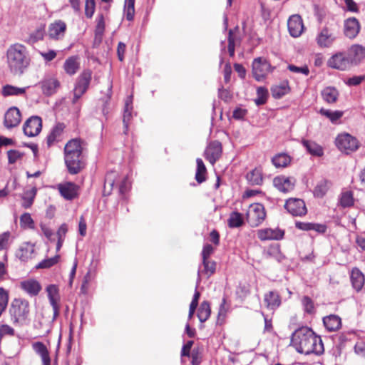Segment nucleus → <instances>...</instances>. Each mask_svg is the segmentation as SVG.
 Returning <instances> with one entry per match:
<instances>
[{
  "label": "nucleus",
  "mask_w": 365,
  "mask_h": 365,
  "mask_svg": "<svg viewBox=\"0 0 365 365\" xmlns=\"http://www.w3.org/2000/svg\"><path fill=\"white\" fill-rule=\"evenodd\" d=\"M9 312L14 324L23 325L29 315V303L24 299H14L10 305Z\"/></svg>",
  "instance_id": "39448f33"
},
{
  "label": "nucleus",
  "mask_w": 365,
  "mask_h": 365,
  "mask_svg": "<svg viewBox=\"0 0 365 365\" xmlns=\"http://www.w3.org/2000/svg\"><path fill=\"white\" fill-rule=\"evenodd\" d=\"M34 251L35 248L34 244L24 242L18 249L16 256L20 260L26 262L32 258Z\"/></svg>",
  "instance_id": "aec40b11"
},
{
  "label": "nucleus",
  "mask_w": 365,
  "mask_h": 365,
  "mask_svg": "<svg viewBox=\"0 0 365 365\" xmlns=\"http://www.w3.org/2000/svg\"><path fill=\"white\" fill-rule=\"evenodd\" d=\"M302 144L310 154L315 156H322L323 155L322 148L315 142L303 140Z\"/></svg>",
  "instance_id": "72a5a7b5"
},
{
  "label": "nucleus",
  "mask_w": 365,
  "mask_h": 365,
  "mask_svg": "<svg viewBox=\"0 0 365 365\" xmlns=\"http://www.w3.org/2000/svg\"><path fill=\"white\" fill-rule=\"evenodd\" d=\"M268 91L264 87H258L257 89V98L255 103L257 106L264 105L267 100Z\"/></svg>",
  "instance_id": "c03bdc74"
},
{
  "label": "nucleus",
  "mask_w": 365,
  "mask_h": 365,
  "mask_svg": "<svg viewBox=\"0 0 365 365\" xmlns=\"http://www.w3.org/2000/svg\"><path fill=\"white\" fill-rule=\"evenodd\" d=\"M295 225L299 230L305 231L314 230L319 233H324L327 230V227L324 225L317 223L297 222Z\"/></svg>",
  "instance_id": "c756f323"
},
{
  "label": "nucleus",
  "mask_w": 365,
  "mask_h": 365,
  "mask_svg": "<svg viewBox=\"0 0 365 365\" xmlns=\"http://www.w3.org/2000/svg\"><path fill=\"white\" fill-rule=\"evenodd\" d=\"M346 54L351 65H357L365 58V47L359 44L352 45Z\"/></svg>",
  "instance_id": "dca6fc26"
},
{
  "label": "nucleus",
  "mask_w": 365,
  "mask_h": 365,
  "mask_svg": "<svg viewBox=\"0 0 365 365\" xmlns=\"http://www.w3.org/2000/svg\"><path fill=\"white\" fill-rule=\"evenodd\" d=\"M337 36L329 28L324 27L317 36L316 41L321 48H329L334 43Z\"/></svg>",
  "instance_id": "9d476101"
},
{
  "label": "nucleus",
  "mask_w": 365,
  "mask_h": 365,
  "mask_svg": "<svg viewBox=\"0 0 365 365\" xmlns=\"http://www.w3.org/2000/svg\"><path fill=\"white\" fill-rule=\"evenodd\" d=\"M95 0H86L85 5V14L88 18H91L95 11Z\"/></svg>",
  "instance_id": "bf43d9fd"
},
{
  "label": "nucleus",
  "mask_w": 365,
  "mask_h": 365,
  "mask_svg": "<svg viewBox=\"0 0 365 365\" xmlns=\"http://www.w3.org/2000/svg\"><path fill=\"white\" fill-rule=\"evenodd\" d=\"M10 237L11 232L9 231L0 234V251L8 248Z\"/></svg>",
  "instance_id": "4d7b16f0"
},
{
  "label": "nucleus",
  "mask_w": 365,
  "mask_h": 365,
  "mask_svg": "<svg viewBox=\"0 0 365 365\" xmlns=\"http://www.w3.org/2000/svg\"><path fill=\"white\" fill-rule=\"evenodd\" d=\"M80 64L81 59L79 56L70 57V74L75 73L80 68Z\"/></svg>",
  "instance_id": "6e6d98bb"
},
{
  "label": "nucleus",
  "mask_w": 365,
  "mask_h": 365,
  "mask_svg": "<svg viewBox=\"0 0 365 365\" xmlns=\"http://www.w3.org/2000/svg\"><path fill=\"white\" fill-rule=\"evenodd\" d=\"M302 304L305 312L310 314L314 312V302L310 297L304 296L302 299Z\"/></svg>",
  "instance_id": "603ef678"
},
{
  "label": "nucleus",
  "mask_w": 365,
  "mask_h": 365,
  "mask_svg": "<svg viewBox=\"0 0 365 365\" xmlns=\"http://www.w3.org/2000/svg\"><path fill=\"white\" fill-rule=\"evenodd\" d=\"M20 287L31 296L37 295L41 289L40 283L33 279L22 281L20 284Z\"/></svg>",
  "instance_id": "412c9836"
},
{
  "label": "nucleus",
  "mask_w": 365,
  "mask_h": 365,
  "mask_svg": "<svg viewBox=\"0 0 365 365\" xmlns=\"http://www.w3.org/2000/svg\"><path fill=\"white\" fill-rule=\"evenodd\" d=\"M20 224L21 227H27L29 228H32L34 227V222L31 217L29 213H24L20 217Z\"/></svg>",
  "instance_id": "5fc2aeb1"
},
{
  "label": "nucleus",
  "mask_w": 365,
  "mask_h": 365,
  "mask_svg": "<svg viewBox=\"0 0 365 365\" xmlns=\"http://www.w3.org/2000/svg\"><path fill=\"white\" fill-rule=\"evenodd\" d=\"M340 205L343 207H351L354 205L353 194L351 191H346L341 193L340 197Z\"/></svg>",
  "instance_id": "49530a36"
},
{
  "label": "nucleus",
  "mask_w": 365,
  "mask_h": 365,
  "mask_svg": "<svg viewBox=\"0 0 365 365\" xmlns=\"http://www.w3.org/2000/svg\"><path fill=\"white\" fill-rule=\"evenodd\" d=\"M330 182L327 180H320L314 190V195L317 197H322L325 195L330 187Z\"/></svg>",
  "instance_id": "58836bf2"
},
{
  "label": "nucleus",
  "mask_w": 365,
  "mask_h": 365,
  "mask_svg": "<svg viewBox=\"0 0 365 365\" xmlns=\"http://www.w3.org/2000/svg\"><path fill=\"white\" fill-rule=\"evenodd\" d=\"M46 291L48 292V297L53 307V315L55 317L58 314V302L60 299L58 289L55 284H51L47 287Z\"/></svg>",
  "instance_id": "5701e85b"
},
{
  "label": "nucleus",
  "mask_w": 365,
  "mask_h": 365,
  "mask_svg": "<svg viewBox=\"0 0 365 365\" xmlns=\"http://www.w3.org/2000/svg\"><path fill=\"white\" fill-rule=\"evenodd\" d=\"M360 31V24L359 21L354 18H349L344 21V34L350 38H354Z\"/></svg>",
  "instance_id": "f3484780"
},
{
  "label": "nucleus",
  "mask_w": 365,
  "mask_h": 365,
  "mask_svg": "<svg viewBox=\"0 0 365 365\" xmlns=\"http://www.w3.org/2000/svg\"><path fill=\"white\" fill-rule=\"evenodd\" d=\"M235 38L233 36L232 30H230L228 35V51L231 57L235 56Z\"/></svg>",
  "instance_id": "052dcab7"
},
{
  "label": "nucleus",
  "mask_w": 365,
  "mask_h": 365,
  "mask_svg": "<svg viewBox=\"0 0 365 365\" xmlns=\"http://www.w3.org/2000/svg\"><path fill=\"white\" fill-rule=\"evenodd\" d=\"M288 30L293 37L299 36L304 29L302 20L299 15H293L289 17L287 22Z\"/></svg>",
  "instance_id": "6ab92c4d"
},
{
  "label": "nucleus",
  "mask_w": 365,
  "mask_h": 365,
  "mask_svg": "<svg viewBox=\"0 0 365 365\" xmlns=\"http://www.w3.org/2000/svg\"><path fill=\"white\" fill-rule=\"evenodd\" d=\"M327 66L340 71L349 70L352 66L345 52H337L332 55L327 61Z\"/></svg>",
  "instance_id": "1a4fd4ad"
},
{
  "label": "nucleus",
  "mask_w": 365,
  "mask_h": 365,
  "mask_svg": "<svg viewBox=\"0 0 365 365\" xmlns=\"http://www.w3.org/2000/svg\"><path fill=\"white\" fill-rule=\"evenodd\" d=\"M58 256H55L51 258L45 259L40 262L38 264L36 265V269H48L56 264H57L58 260Z\"/></svg>",
  "instance_id": "de8ad7c7"
},
{
  "label": "nucleus",
  "mask_w": 365,
  "mask_h": 365,
  "mask_svg": "<svg viewBox=\"0 0 365 365\" xmlns=\"http://www.w3.org/2000/svg\"><path fill=\"white\" fill-rule=\"evenodd\" d=\"M243 224V218L240 213L233 212L228 219V226L231 228L239 227Z\"/></svg>",
  "instance_id": "a19ab883"
},
{
  "label": "nucleus",
  "mask_w": 365,
  "mask_h": 365,
  "mask_svg": "<svg viewBox=\"0 0 365 365\" xmlns=\"http://www.w3.org/2000/svg\"><path fill=\"white\" fill-rule=\"evenodd\" d=\"M37 193V188L34 186L30 190H26L21 196L23 200L22 207L27 209L29 208L34 203L35 197Z\"/></svg>",
  "instance_id": "473e14b6"
},
{
  "label": "nucleus",
  "mask_w": 365,
  "mask_h": 365,
  "mask_svg": "<svg viewBox=\"0 0 365 365\" xmlns=\"http://www.w3.org/2000/svg\"><path fill=\"white\" fill-rule=\"evenodd\" d=\"M350 278L353 287L356 291H360L365 281L363 273L358 268H354L351 270Z\"/></svg>",
  "instance_id": "bb28decb"
},
{
  "label": "nucleus",
  "mask_w": 365,
  "mask_h": 365,
  "mask_svg": "<svg viewBox=\"0 0 365 365\" xmlns=\"http://www.w3.org/2000/svg\"><path fill=\"white\" fill-rule=\"evenodd\" d=\"M135 1L125 0L124 6V14L128 21H132L135 14Z\"/></svg>",
  "instance_id": "37998d69"
},
{
  "label": "nucleus",
  "mask_w": 365,
  "mask_h": 365,
  "mask_svg": "<svg viewBox=\"0 0 365 365\" xmlns=\"http://www.w3.org/2000/svg\"><path fill=\"white\" fill-rule=\"evenodd\" d=\"M355 353L365 358V343L364 341H358L354 346Z\"/></svg>",
  "instance_id": "774afa93"
},
{
  "label": "nucleus",
  "mask_w": 365,
  "mask_h": 365,
  "mask_svg": "<svg viewBox=\"0 0 365 365\" xmlns=\"http://www.w3.org/2000/svg\"><path fill=\"white\" fill-rule=\"evenodd\" d=\"M271 71V65L266 59L261 57L254 59L252 75L257 81H262Z\"/></svg>",
  "instance_id": "6e6552de"
},
{
  "label": "nucleus",
  "mask_w": 365,
  "mask_h": 365,
  "mask_svg": "<svg viewBox=\"0 0 365 365\" xmlns=\"http://www.w3.org/2000/svg\"><path fill=\"white\" fill-rule=\"evenodd\" d=\"M272 162L276 168H285L290 163L291 158L287 154L279 153L272 158Z\"/></svg>",
  "instance_id": "e433bc0d"
},
{
  "label": "nucleus",
  "mask_w": 365,
  "mask_h": 365,
  "mask_svg": "<svg viewBox=\"0 0 365 365\" xmlns=\"http://www.w3.org/2000/svg\"><path fill=\"white\" fill-rule=\"evenodd\" d=\"M42 120L38 116H31L24 123L23 130L26 135L34 137L41 130Z\"/></svg>",
  "instance_id": "9b49d317"
},
{
  "label": "nucleus",
  "mask_w": 365,
  "mask_h": 365,
  "mask_svg": "<svg viewBox=\"0 0 365 365\" xmlns=\"http://www.w3.org/2000/svg\"><path fill=\"white\" fill-rule=\"evenodd\" d=\"M92 73L90 70L84 71L77 78L73 88V115L78 118L81 108V104L78 103V99L86 92L90 85Z\"/></svg>",
  "instance_id": "20e7f679"
},
{
  "label": "nucleus",
  "mask_w": 365,
  "mask_h": 365,
  "mask_svg": "<svg viewBox=\"0 0 365 365\" xmlns=\"http://www.w3.org/2000/svg\"><path fill=\"white\" fill-rule=\"evenodd\" d=\"M291 341L296 350L301 354L319 355L324 351L321 338L316 336L308 327H303L297 329L292 336Z\"/></svg>",
  "instance_id": "f257e3e1"
},
{
  "label": "nucleus",
  "mask_w": 365,
  "mask_h": 365,
  "mask_svg": "<svg viewBox=\"0 0 365 365\" xmlns=\"http://www.w3.org/2000/svg\"><path fill=\"white\" fill-rule=\"evenodd\" d=\"M197 170L195 173V180L197 182L202 183L205 180L206 168L202 159L197 158Z\"/></svg>",
  "instance_id": "ea45409f"
},
{
  "label": "nucleus",
  "mask_w": 365,
  "mask_h": 365,
  "mask_svg": "<svg viewBox=\"0 0 365 365\" xmlns=\"http://www.w3.org/2000/svg\"><path fill=\"white\" fill-rule=\"evenodd\" d=\"M43 93L46 96H51L56 93L59 87V82L54 78H46L41 82Z\"/></svg>",
  "instance_id": "b1692460"
},
{
  "label": "nucleus",
  "mask_w": 365,
  "mask_h": 365,
  "mask_svg": "<svg viewBox=\"0 0 365 365\" xmlns=\"http://www.w3.org/2000/svg\"><path fill=\"white\" fill-rule=\"evenodd\" d=\"M34 351L41 356L42 364H51V359L46 346L41 342H36L33 345Z\"/></svg>",
  "instance_id": "2f4dec72"
},
{
  "label": "nucleus",
  "mask_w": 365,
  "mask_h": 365,
  "mask_svg": "<svg viewBox=\"0 0 365 365\" xmlns=\"http://www.w3.org/2000/svg\"><path fill=\"white\" fill-rule=\"evenodd\" d=\"M222 154V145L219 141H213L210 143L205 151V158L214 165L220 158Z\"/></svg>",
  "instance_id": "4468645a"
},
{
  "label": "nucleus",
  "mask_w": 365,
  "mask_h": 365,
  "mask_svg": "<svg viewBox=\"0 0 365 365\" xmlns=\"http://www.w3.org/2000/svg\"><path fill=\"white\" fill-rule=\"evenodd\" d=\"M66 128V125L58 123L52 129L51 133L47 137V144L51 146L55 141H59L61 139L63 132Z\"/></svg>",
  "instance_id": "a878e982"
},
{
  "label": "nucleus",
  "mask_w": 365,
  "mask_h": 365,
  "mask_svg": "<svg viewBox=\"0 0 365 365\" xmlns=\"http://www.w3.org/2000/svg\"><path fill=\"white\" fill-rule=\"evenodd\" d=\"M247 179L252 185H260L262 182L261 171L258 169H254L247 173Z\"/></svg>",
  "instance_id": "79ce46f5"
},
{
  "label": "nucleus",
  "mask_w": 365,
  "mask_h": 365,
  "mask_svg": "<svg viewBox=\"0 0 365 365\" xmlns=\"http://www.w3.org/2000/svg\"><path fill=\"white\" fill-rule=\"evenodd\" d=\"M335 143L338 149L346 154L355 152L360 146L359 140L349 133L339 134Z\"/></svg>",
  "instance_id": "423d86ee"
},
{
  "label": "nucleus",
  "mask_w": 365,
  "mask_h": 365,
  "mask_svg": "<svg viewBox=\"0 0 365 365\" xmlns=\"http://www.w3.org/2000/svg\"><path fill=\"white\" fill-rule=\"evenodd\" d=\"M288 69L294 73H302L305 76H307L309 73V70L307 66L298 67L294 65H289Z\"/></svg>",
  "instance_id": "e2e57ef3"
},
{
  "label": "nucleus",
  "mask_w": 365,
  "mask_h": 365,
  "mask_svg": "<svg viewBox=\"0 0 365 365\" xmlns=\"http://www.w3.org/2000/svg\"><path fill=\"white\" fill-rule=\"evenodd\" d=\"M319 112L322 115L328 118L332 123L336 122L343 115V112L339 110L332 111L322 108Z\"/></svg>",
  "instance_id": "a18cd8bd"
},
{
  "label": "nucleus",
  "mask_w": 365,
  "mask_h": 365,
  "mask_svg": "<svg viewBox=\"0 0 365 365\" xmlns=\"http://www.w3.org/2000/svg\"><path fill=\"white\" fill-rule=\"evenodd\" d=\"M50 187L53 189L58 188L61 195L66 200H68V182H66L63 184H58L57 185H52Z\"/></svg>",
  "instance_id": "13d9d810"
},
{
  "label": "nucleus",
  "mask_w": 365,
  "mask_h": 365,
  "mask_svg": "<svg viewBox=\"0 0 365 365\" xmlns=\"http://www.w3.org/2000/svg\"><path fill=\"white\" fill-rule=\"evenodd\" d=\"M21 120L20 110L16 107L10 108L4 115V124L6 128L10 129L19 125Z\"/></svg>",
  "instance_id": "ddd939ff"
},
{
  "label": "nucleus",
  "mask_w": 365,
  "mask_h": 365,
  "mask_svg": "<svg viewBox=\"0 0 365 365\" xmlns=\"http://www.w3.org/2000/svg\"><path fill=\"white\" fill-rule=\"evenodd\" d=\"M284 232L279 228L261 229L257 231V237L262 241L279 240L283 238Z\"/></svg>",
  "instance_id": "2eb2a0df"
},
{
  "label": "nucleus",
  "mask_w": 365,
  "mask_h": 365,
  "mask_svg": "<svg viewBox=\"0 0 365 365\" xmlns=\"http://www.w3.org/2000/svg\"><path fill=\"white\" fill-rule=\"evenodd\" d=\"M285 209L293 216H302L307 213L305 202L298 198H291L287 200Z\"/></svg>",
  "instance_id": "f8f14e48"
},
{
  "label": "nucleus",
  "mask_w": 365,
  "mask_h": 365,
  "mask_svg": "<svg viewBox=\"0 0 365 365\" xmlns=\"http://www.w3.org/2000/svg\"><path fill=\"white\" fill-rule=\"evenodd\" d=\"M133 97L130 96L127 98L125 103L124 113L123 117V122L124 124L125 130L124 133L126 134L128 130V123L132 118V110H133Z\"/></svg>",
  "instance_id": "7c9ffc66"
},
{
  "label": "nucleus",
  "mask_w": 365,
  "mask_h": 365,
  "mask_svg": "<svg viewBox=\"0 0 365 365\" xmlns=\"http://www.w3.org/2000/svg\"><path fill=\"white\" fill-rule=\"evenodd\" d=\"M266 213L264 206L259 203H255L249 207L247 218L252 227H257L264 220Z\"/></svg>",
  "instance_id": "0eeeda50"
},
{
  "label": "nucleus",
  "mask_w": 365,
  "mask_h": 365,
  "mask_svg": "<svg viewBox=\"0 0 365 365\" xmlns=\"http://www.w3.org/2000/svg\"><path fill=\"white\" fill-rule=\"evenodd\" d=\"M211 309L209 302L205 301L201 303L198 311L197 317L200 322H206L210 316Z\"/></svg>",
  "instance_id": "4c0bfd02"
},
{
  "label": "nucleus",
  "mask_w": 365,
  "mask_h": 365,
  "mask_svg": "<svg viewBox=\"0 0 365 365\" xmlns=\"http://www.w3.org/2000/svg\"><path fill=\"white\" fill-rule=\"evenodd\" d=\"M7 155L9 163L14 164L24 156V153L16 150H10L7 152Z\"/></svg>",
  "instance_id": "864d4df0"
},
{
  "label": "nucleus",
  "mask_w": 365,
  "mask_h": 365,
  "mask_svg": "<svg viewBox=\"0 0 365 365\" xmlns=\"http://www.w3.org/2000/svg\"><path fill=\"white\" fill-rule=\"evenodd\" d=\"M289 91V87L288 85V82H282L279 85L274 86L271 88L272 95L274 98H280L285 94H287Z\"/></svg>",
  "instance_id": "c9c22d12"
},
{
  "label": "nucleus",
  "mask_w": 365,
  "mask_h": 365,
  "mask_svg": "<svg viewBox=\"0 0 365 365\" xmlns=\"http://www.w3.org/2000/svg\"><path fill=\"white\" fill-rule=\"evenodd\" d=\"M214 252L213 247L210 245L207 244L203 247L202 252V259H208L210 256Z\"/></svg>",
  "instance_id": "69168bd1"
},
{
  "label": "nucleus",
  "mask_w": 365,
  "mask_h": 365,
  "mask_svg": "<svg viewBox=\"0 0 365 365\" xmlns=\"http://www.w3.org/2000/svg\"><path fill=\"white\" fill-rule=\"evenodd\" d=\"M105 29L104 17L102 14L99 15L97 19V25L96 32V34L101 35Z\"/></svg>",
  "instance_id": "680f3d73"
},
{
  "label": "nucleus",
  "mask_w": 365,
  "mask_h": 365,
  "mask_svg": "<svg viewBox=\"0 0 365 365\" xmlns=\"http://www.w3.org/2000/svg\"><path fill=\"white\" fill-rule=\"evenodd\" d=\"M9 301L7 292L2 287H0V317L6 309Z\"/></svg>",
  "instance_id": "3c124183"
},
{
  "label": "nucleus",
  "mask_w": 365,
  "mask_h": 365,
  "mask_svg": "<svg viewBox=\"0 0 365 365\" xmlns=\"http://www.w3.org/2000/svg\"><path fill=\"white\" fill-rule=\"evenodd\" d=\"M41 229L43 235L46 237L48 240L51 242L55 240L56 235L45 225H41Z\"/></svg>",
  "instance_id": "338daca9"
},
{
  "label": "nucleus",
  "mask_w": 365,
  "mask_h": 365,
  "mask_svg": "<svg viewBox=\"0 0 365 365\" xmlns=\"http://www.w3.org/2000/svg\"><path fill=\"white\" fill-rule=\"evenodd\" d=\"M295 180L292 178L277 176L273 180L274 186L282 192H288L294 189Z\"/></svg>",
  "instance_id": "a211bd4d"
},
{
  "label": "nucleus",
  "mask_w": 365,
  "mask_h": 365,
  "mask_svg": "<svg viewBox=\"0 0 365 365\" xmlns=\"http://www.w3.org/2000/svg\"><path fill=\"white\" fill-rule=\"evenodd\" d=\"M323 323L326 329L329 331H335L341 326V318L334 314L324 317Z\"/></svg>",
  "instance_id": "393cba45"
},
{
  "label": "nucleus",
  "mask_w": 365,
  "mask_h": 365,
  "mask_svg": "<svg viewBox=\"0 0 365 365\" xmlns=\"http://www.w3.org/2000/svg\"><path fill=\"white\" fill-rule=\"evenodd\" d=\"M202 264L204 267L202 272L207 275V277H210L215 273L216 264L214 261H210L209 259H202Z\"/></svg>",
  "instance_id": "8fccbe9b"
},
{
  "label": "nucleus",
  "mask_w": 365,
  "mask_h": 365,
  "mask_svg": "<svg viewBox=\"0 0 365 365\" xmlns=\"http://www.w3.org/2000/svg\"><path fill=\"white\" fill-rule=\"evenodd\" d=\"M321 94L323 100L329 104L336 102L339 96L337 89L331 86L324 88Z\"/></svg>",
  "instance_id": "c85d7f7f"
},
{
  "label": "nucleus",
  "mask_w": 365,
  "mask_h": 365,
  "mask_svg": "<svg viewBox=\"0 0 365 365\" xmlns=\"http://www.w3.org/2000/svg\"><path fill=\"white\" fill-rule=\"evenodd\" d=\"M43 37V31L42 29H37L34 33L31 34L29 41L35 43Z\"/></svg>",
  "instance_id": "0e129e2a"
},
{
  "label": "nucleus",
  "mask_w": 365,
  "mask_h": 365,
  "mask_svg": "<svg viewBox=\"0 0 365 365\" xmlns=\"http://www.w3.org/2000/svg\"><path fill=\"white\" fill-rule=\"evenodd\" d=\"M66 30V24L61 21H58L50 24L48 34L50 38L58 39L61 36H63Z\"/></svg>",
  "instance_id": "4be33fe9"
},
{
  "label": "nucleus",
  "mask_w": 365,
  "mask_h": 365,
  "mask_svg": "<svg viewBox=\"0 0 365 365\" xmlns=\"http://www.w3.org/2000/svg\"><path fill=\"white\" fill-rule=\"evenodd\" d=\"M6 63L12 75L22 76L31 63L26 47L21 43H14L10 46L6 51Z\"/></svg>",
  "instance_id": "f03ea898"
},
{
  "label": "nucleus",
  "mask_w": 365,
  "mask_h": 365,
  "mask_svg": "<svg viewBox=\"0 0 365 365\" xmlns=\"http://www.w3.org/2000/svg\"><path fill=\"white\" fill-rule=\"evenodd\" d=\"M67 231H68L67 225L63 224L59 227L58 230L57 231V233L55 234L58 238V242L56 244V250H58L61 248L62 243L64 241Z\"/></svg>",
  "instance_id": "09e8293b"
},
{
  "label": "nucleus",
  "mask_w": 365,
  "mask_h": 365,
  "mask_svg": "<svg viewBox=\"0 0 365 365\" xmlns=\"http://www.w3.org/2000/svg\"><path fill=\"white\" fill-rule=\"evenodd\" d=\"M264 302L269 309H276L281 304L280 297L277 292L270 291L264 295Z\"/></svg>",
  "instance_id": "cd10ccee"
},
{
  "label": "nucleus",
  "mask_w": 365,
  "mask_h": 365,
  "mask_svg": "<svg viewBox=\"0 0 365 365\" xmlns=\"http://www.w3.org/2000/svg\"><path fill=\"white\" fill-rule=\"evenodd\" d=\"M26 88H19L16 86H14L11 85H6L3 86L1 94L4 97L11 96H21L25 94Z\"/></svg>",
  "instance_id": "f704fd0d"
},
{
  "label": "nucleus",
  "mask_w": 365,
  "mask_h": 365,
  "mask_svg": "<svg viewBox=\"0 0 365 365\" xmlns=\"http://www.w3.org/2000/svg\"><path fill=\"white\" fill-rule=\"evenodd\" d=\"M86 143L81 138L70 140V174L79 173L86 165Z\"/></svg>",
  "instance_id": "7ed1b4c3"
}]
</instances>
